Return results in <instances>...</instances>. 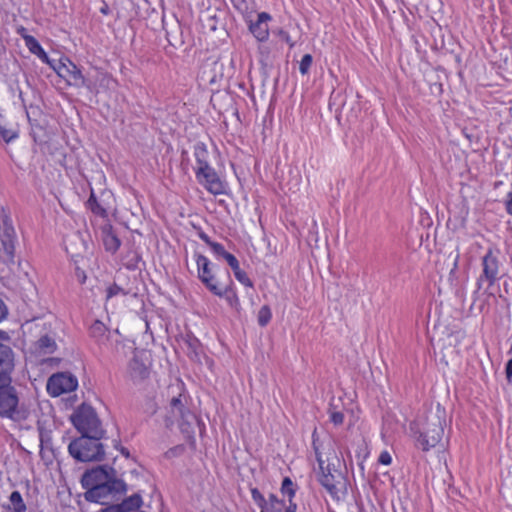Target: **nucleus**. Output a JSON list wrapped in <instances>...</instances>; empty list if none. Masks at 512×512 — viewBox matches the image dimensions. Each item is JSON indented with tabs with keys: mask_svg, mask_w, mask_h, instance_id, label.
I'll return each mask as SVG.
<instances>
[{
	"mask_svg": "<svg viewBox=\"0 0 512 512\" xmlns=\"http://www.w3.org/2000/svg\"><path fill=\"white\" fill-rule=\"evenodd\" d=\"M175 420L179 421V427L186 437L191 438L194 428L198 424L196 416L191 412L184 411L181 395L173 397L170 401V415L166 417V426L169 427Z\"/></svg>",
	"mask_w": 512,
	"mask_h": 512,
	"instance_id": "nucleus-8",
	"label": "nucleus"
},
{
	"mask_svg": "<svg viewBox=\"0 0 512 512\" xmlns=\"http://www.w3.org/2000/svg\"><path fill=\"white\" fill-rule=\"evenodd\" d=\"M483 274L479 278V283L486 280L489 286L493 285L498 278L499 264L497 256L492 250H489L483 257Z\"/></svg>",
	"mask_w": 512,
	"mask_h": 512,
	"instance_id": "nucleus-15",
	"label": "nucleus"
},
{
	"mask_svg": "<svg viewBox=\"0 0 512 512\" xmlns=\"http://www.w3.org/2000/svg\"><path fill=\"white\" fill-rule=\"evenodd\" d=\"M281 491L283 494L288 495L289 499H292V497L295 494V491L293 489V482L291 481L290 478H284L282 482Z\"/></svg>",
	"mask_w": 512,
	"mask_h": 512,
	"instance_id": "nucleus-30",
	"label": "nucleus"
},
{
	"mask_svg": "<svg viewBox=\"0 0 512 512\" xmlns=\"http://www.w3.org/2000/svg\"><path fill=\"white\" fill-rule=\"evenodd\" d=\"M126 490V484L116 478L107 483L90 487L84 496L87 501L97 502L101 504H108L110 499H113L116 495L123 493Z\"/></svg>",
	"mask_w": 512,
	"mask_h": 512,
	"instance_id": "nucleus-9",
	"label": "nucleus"
},
{
	"mask_svg": "<svg viewBox=\"0 0 512 512\" xmlns=\"http://www.w3.org/2000/svg\"><path fill=\"white\" fill-rule=\"evenodd\" d=\"M314 449L319 464L318 481L333 498L339 499L340 495L346 492V479L343 473L335 468L334 463L328 462L325 465V461L315 445Z\"/></svg>",
	"mask_w": 512,
	"mask_h": 512,
	"instance_id": "nucleus-3",
	"label": "nucleus"
},
{
	"mask_svg": "<svg viewBox=\"0 0 512 512\" xmlns=\"http://www.w3.org/2000/svg\"><path fill=\"white\" fill-rule=\"evenodd\" d=\"M271 19V16L262 12L258 14V19L255 23H251L249 25V29L251 33L255 36L258 41H265L269 35L268 21Z\"/></svg>",
	"mask_w": 512,
	"mask_h": 512,
	"instance_id": "nucleus-17",
	"label": "nucleus"
},
{
	"mask_svg": "<svg viewBox=\"0 0 512 512\" xmlns=\"http://www.w3.org/2000/svg\"><path fill=\"white\" fill-rule=\"evenodd\" d=\"M10 337L0 330V383L11 382L10 374L14 370L15 355L9 346Z\"/></svg>",
	"mask_w": 512,
	"mask_h": 512,
	"instance_id": "nucleus-10",
	"label": "nucleus"
},
{
	"mask_svg": "<svg viewBox=\"0 0 512 512\" xmlns=\"http://www.w3.org/2000/svg\"><path fill=\"white\" fill-rule=\"evenodd\" d=\"M78 277H79L81 282H84V280L86 279V276H85V274L83 272H82V275L78 274Z\"/></svg>",
	"mask_w": 512,
	"mask_h": 512,
	"instance_id": "nucleus-49",
	"label": "nucleus"
},
{
	"mask_svg": "<svg viewBox=\"0 0 512 512\" xmlns=\"http://www.w3.org/2000/svg\"><path fill=\"white\" fill-rule=\"evenodd\" d=\"M71 420L82 435L102 437L103 430L100 427V421L91 406L82 404L72 414Z\"/></svg>",
	"mask_w": 512,
	"mask_h": 512,
	"instance_id": "nucleus-7",
	"label": "nucleus"
},
{
	"mask_svg": "<svg viewBox=\"0 0 512 512\" xmlns=\"http://www.w3.org/2000/svg\"><path fill=\"white\" fill-rule=\"evenodd\" d=\"M506 210L512 215V194H510V199L506 202Z\"/></svg>",
	"mask_w": 512,
	"mask_h": 512,
	"instance_id": "nucleus-44",
	"label": "nucleus"
},
{
	"mask_svg": "<svg viewBox=\"0 0 512 512\" xmlns=\"http://www.w3.org/2000/svg\"><path fill=\"white\" fill-rule=\"evenodd\" d=\"M77 386L76 377L68 373L54 374L47 381V391L53 397L74 391Z\"/></svg>",
	"mask_w": 512,
	"mask_h": 512,
	"instance_id": "nucleus-12",
	"label": "nucleus"
},
{
	"mask_svg": "<svg viewBox=\"0 0 512 512\" xmlns=\"http://www.w3.org/2000/svg\"><path fill=\"white\" fill-rule=\"evenodd\" d=\"M271 310L269 306L264 305L261 307V309L258 312V323L261 327L266 326L269 321L271 320Z\"/></svg>",
	"mask_w": 512,
	"mask_h": 512,
	"instance_id": "nucleus-28",
	"label": "nucleus"
},
{
	"mask_svg": "<svg viewBox=\"0 0 512 512\" xmlns=\"http://www.w3.org/2000/svg\"><path fill=\"white\" fill-rule=\"evenodd\" d=\"M379 463L383 465H390L392 462L391 455L387 451H383L378 459Z\"/></svg>",
	"mask_w": 512,
	"mask_h": 512,
	"instance_id": "nucleus-38",
	"label": "nucleus"
},
{
	"mask_svg": "<svg viewBox=\"0 0 512 512\" xmlns=\"http://www.w3.org/2000/svg\"><path fill=\"white\" fill-rule=\"evenodd\" d=\"M505 373H506V378H507L508 382H511V379H512V359H510L507 362L506 368H505Z\"/></svg>",
	"mask_w": 512,
	"mask_h": 512,
	"instance_id": "nucleus-40",
	"label": "nucleus"
},
{
	"mask_svg": "<svg viewBox=\"0 0 512 512\" xmlns=\"http://www.w3.org/2000/svg\"><path fill=\"white\" fill-rule=\"evenodd\" d=\"M208 152L203 145H197L195 147V157L197 161V167H204L209 165L207 160Z\"/></svg>",
	"mask_w": 512,
	"mask_h": 512,
	"instance_id": "nucleus-25",
	"label": "nucleus"
},
{
	"mask_svg": "<svg viewBox=\"0 0 512 512\" xmlns=\"http://www.w3.org/2000/svg\"><path fill=\"white\" fill-rule=\"evenodd\" d=\"M59 77L63 78L69 86L76 88L86 87L92 93H98L100 87H108L110 78L102 73L96 72L95 79L85 77L81 70L70 60L60 61L52 66Z\"/></svg>",
	"mask_w": 512,
	"mask_h": 512,
	"instance_id": "nucleus-2",
	"label": "nucleus"
},
{
	"mask_svg": "<svg viewBox=\"0 0 512 512\" xmlns=\"http://www.w3.org/2000/svg\"><path fill=\"white\" fill-rule=\"evenodd\" d=\"M107 329L100 321H95L90 327V334L98 342H104Z\"/></svg>",
	"mask_w": 512,
	"mask_h": 512,
	"instance_id": "nucleus-24",
	"label": "nucleus"
},
{
	"mask_svg": "<svg viewBox=\"0 0 512 512\" xmlns=\"http://www.w3.org/2000/svg\"><path fill=\"white\" fill-rule=\"evenodd\" d=\"M123 290L118 287L117 285H113L107 288V299L117 295L118 293L122 292Z\"/></svg>",
	"mask_w": 512,
	"mask_h": 512,
	"instance_id": "nucleus-39",
	"label": "nucleus"
},
{
	"mask_svg": "<svg viewBox=\"0 0 512 512\" xmlns=\"http://www.w3.org/2000/svg\"><path fill=\"white\" fill-rule=\"evenodd\" d=\"M210 248L215 255L223 257V258H224V255L228 253L225 251L224 247L221 244L216 243V242L210 243Z\"/></svg>",
	"mask_w": 512,
	"mask_h": 512,
	"instance_id": "nucleus-37",
	"label": "nucleus"
},
{
	"mask_svg": "<svg viewBox=\"0 0 512 512\" xmlns=\"http://www.w3.org/2000/svg\"><path fill=\"white\" fill-rule=\"evenodd\" d=\"M0 135L3 137V139L6 142L13 140L17 136L15 131L10 130V129H5L1 125H0Z\"/></svg>",
	"mask_w": 512,
	"mask_h": 512,
	"instance_id": "nucleus-36",
	"label": "nucleus"
},
{
	"mask_svg": "<svg viewBox=\"0 0 512 512\" xmlns=\"http://www.w3.org/2000/svg\"><path fill=\"white\" fill-rule=\"evenodd\" d=\"M116 471L108 466H98L84 473L82 484L88 490L90 487L107 483L116 479Z\"/></svg>",
	"mask_w": 512,
	"mask_h": 512,
	"instance_id": "nucleus-14",
	"label": "nucleus"
},
{
	"mask_svg": "<svg viewBox=\"0 0 512 512\" xmlns=\"http://www.w3.org/2000/svg\"><path fill=\"white\" fill-rule=\"evenodd\" d=\"M457 259H458V253H456V255H455V257H454V260H455V262H454V266H456V265H457Z\"/></svg>",
	"mask_w": 512,
	"mask_h": 512,
	"instance_id": "nucleus-50",
	"label": "nucleus"
},
{
	"mask_svg": "<svg viewBox=\"0 0 512 512\" xmlns=\"http://www.w3.org/2000/svg\"><path fill=\"white\" fill-rule=\"evenodd\" d=\"M336 408H337V406L333 402H331L330 409H329L330 420L335 425H341L344 421V415L342 412L337 411Z\"/></svg>",
	"mask_w": 512,
	"mask_h": 512,
	"instance_id": "nucleus-29",
	"label": "nucleus"
},
{
	"mask_svg": "<svg viewBox=\"0 0 512 512\" xmlns=\"http://www.w3.org/2000/svg\"><path fill=\"white\" fill-rule=\"evenodd\" d=\"M289 506L286 508L285 512H296L297 506L292 502V499H289Z\"/></svg>",
	"mask_w": 512,
	"mask_h": 512,
	"instance_id": "nucleus-43",
	"label": "nucleus"
},
{
	"mask_svg": "<svg viewBox=\"0 0 512 512\" xmlns=\"http://www.w3.org/2000/svg\"><path fill=\"white\" fill-rule=\"evenodd\" d=\"M195 171L199 183L202 184L210 193L220 195L225 192V184L210 165L196 167Z\"/></svg>",
	"mask_w": 512,
	"mask_h": 512,
	"instance_id": "nucleus-13",
	"label": "nucleus"
},
{
	"mask_svg": "<svg viewBox=\"0 0 512 512\" xmlns=\"http://www.w3.org/2000/svg\"><path fill=\"white\" fill-rule=\"evenodd\" d=\"M88 203L90 204L91 206V209L94 213L100 215V216H105L106 215V209L103 208L100 204L97 203L96 201V198L94 196V194H91L89 200H88Z\"/></svg>",
	"mask_w": 512,
	"mask_h": 512,
	"instance_id": "nucleus-31",
	"label": "nucleus"
},
{
	"mask_svg": "<svg viewBox=\"0 0 512 512\" xmlns=\"http://www.w3.org/2000/svg\"><path fill=\"white\" fill-rule=\"evenodd\" d=\"M458 343V336L454 333L447 334L446 338H440L436 341V346L443 352V356L451 354L452 348Z\"/></svg>",
	"mask_w": 512,
	"mask_h": 512,
	"instance_id": "nucleus-20",
	"label": "nucleus"
},
{
	"mask_svg": "<svg viewBox=\"0 0 512 512\" xmlns=\"http://www.w3.org/2000/svg\"><path fill=\"white\" fill-rule=\"evenodd\" d=\"M102 240L105 249L111 253H115L120 247V240L111 226H104L102 228Z\"/></svg>",
	"mask_w": 512,
	"mask_h": 512,
	"instance_id": "nucleus-18",
	"label": "nucleus"
},
{
	"mask_svg": "<svg viewBox=\"0 0 512 512\" xmlns=\"http://www.w3.org/2000/svg\"><path fill=\"white\" fill-rule=\"evenodd\" d=\"M18 33L22 36V34H26V29L24 27H21L18 29Z\"/></svg>",
	"mask_w": 512,
	"mask_h": 512,
	"instance_id": "nucleus-48",
	"label": "nucleus"
},
{
	"mask_svg": "<svg viewBox=\"0 0 512 512\" xmlns=\"http://www.w3.org/2000/svg\"><path fill=\"white\" fill-rule=\"evenodd\" d=\"M447 424L446 410L438 403L426 413L423 420L411 423L410 431L422 450L428 451L442 441Z\"/></svg>",
	"mask_w": 512,
	"mask_h": 512,
	"instance_id": "nucleus-1",
	"label": "nucleus"
},
{
	"mask_svg": "<svg viewBox=\"0 0 512 512\" xmlns=\"http://www.w3.org/2000/svg\"><path fill=\"white\" fill-rule=\"evenodd\" d=\"M22 37L25 41L26 47L29 49L31 53L34 55L39 52V50L42 48L39 42L31 35L28 34H22Z\"/></svg>",
	"mask_w": 512,
	"mask_h": 512,
	"instance_id": "nucleus-26",
	"label": "nucleus"
},
{
	"mask_svg": "<svg viewBox=\"0 0 512 512\" xmlns=\"http://www.w3.org/2000/svg\"><path fill=\"white\" fill-rule=\"evenodd\" d=\"M121 453H122L123 455H125L126 457H129V452H128V450H127L126 448L122 447V448H121Z\"/></svg>",
	"mask_w": 512,
	"mask_h": 512,
	"instance_id": "nucleus-47",
	"label": "nucleus"
},
{
	"mask_svg": "<svg viewBox=\"0 0 512 512\" xmlns=\"http://www.w3.org/2000/svg\"><path fill=\"white\" fill-rule=\"evenodd\" d=\"M100 438L82 435L69 444V453L72 457L82 462L100 461L104 456L103 446L99 443Z\"/></svg>",
	"mask_w": 512,
	"mask_h": 512,
	"instance_id": "nucleus-6",
	"label": "nucleus"
},
{
	"mask_svg": "<svg viewBox=\"0 0 512 512\" xmlns=\"http://www.w3.org/2000/svg\"><path fill=\"white\" fill-rule=\"evenodd\" d=\"M284 503L279 500L274 494H270L261 508V512H281L283 510Z\"/></svg>",
	"mask_w": 512,
	"mask_h": 512,
	"instance_id": "nucleus-21",
	"label": "nucleus"
},
{
	"mask_svg": "<svg viewBox=\"0 0 512 512\" xmlns=\"http://www.w3.org/2000/svg\"><path fill=\"white\" fill-rule=\"evenodd\" d=\"M13 512H26L27 507L18 491H13L9 497Z\"/></svg>",
	"mask_w": 512,
	"mask_h": 512,
	"instance_id": "nucleus-23",
	"label": "nucleus"
},
{
	"mask_svg": "<svg viewBox=\"0 0 512 512\" xmlns=\"http://www.w3.org/2000/svg\"><path fill=\"white\" fill-rule=\"evenodd\" d=\"M142 505V498L139 494H134L125 499L121 504L116 505L117 512H139Z\"/></svg>",
	"mask_w": 512,
	"mask_h": 512,
	"instance_id": "nucleus-19",
	"label": "nucleus"
},
{
	"mask_svg": "<svg viewBox=\"0 0 512 512\" xmlns=\"http://www.w3.org/2000/svg\"><path fill=\"white\" fill-rule=\"evenodd\" d=\"M312 64V56L310 54H305L302 57V60L300 62L299 70L302 75H305L308 73L310 67Z\"/></svg>",
	"mask_w": 512,
	"mask_h": 512,
	"instance_id": "nucleus-32",
	"label": "nucleus"
},
{
	"mask_svg": "<svg viewBox=\"0 0 512 512\" xmlns=\"http://www.w3.org/2000/svg\"><path fill=\"white\" fill-rule=\"evenodd\" d=\"M200 238H201L203 241H205L209 246H210V243H213V242L210 240V238H209L206 234H204V233H201V234H200Z\"/></svg>",
	"mask_w": 512,
	"mask_h": 512,
	"instance_id": "nucleus-45",
	"label": "nucleus"
},
{
	"mask_svg": "<svg viewBox=\"0 0 512 512\" xmlns=\"http://www.w3.org/2000/svg\"><path fill=\"white\" fill-rule=\"evenodd\" d=\"M18 243L17 232L6 211L0 210V261L10 265L15 262V250Z\"/></svg>",
	"mask_w": 512,
	"mask_h": 512,
	"instance_id": "nucleus-5",
	"label": "nucleus"
},
{
	"mask_svg": "<svg viewBox=\"0 0 512 512\" xmlns=\"http://www.w3.org/2000/svg\"><path fill=\"white\" fill-rule=\"evenodd\" d=\"M234 275H235V278H236L240 283H242L243 285L248 286V287H252V286H253L252 281L250 280V278L248 277V275H247L243 270H241V268H239L238 270H236V271L234 272Z\"/></svg>",
	"mask_w": 512,
	"mask_h": 512,
	"instance_id": "nucleus-33",
	"label": "nucleus"
},
{
	"mask_svg": "<svg viewBox=\"0 0 512 512\" xmlns=\"http://www.w3.org/2000/svg\"><path fill=\"white\" fill-rule=\"evenodd\" d=\"M38 346L45 352H49V353L53 352L56 348L55 341L47 335L42 336L38 340Z\"/></svg>",
	"mask_w": 512,
	"mask_h": 512,
	"instance_id": "nucleus-27",
	"label": "nucleus"
},
{
	"mask_svg": "<svg viewBox=\"0 0 512 512\" xmlns=\"http://www.w3.org/2000/svg\"><path fill=\"white\" fill-rule=\"evenodd\" d=\"M251 496H252V499L255 501V503L260 507V509L262 508L264 502H265V498L263 497V495L260 493V491L257 489V488H253L251 489Z\"/></svg>",
	"mask_w": 512,
	"mask_h": 512,
	"instance_id": "nucleus-34",
	"label": "nucleus"
},
{
	"mask_svg": "<svg viewBox=\"0 0 512 512\" xmlns=\"http://www.w3.org/2000/svg\"><path fill=\"white\" fill-rule=\"evenodd\" d=\"M196 263L201 282L217 296L226 294L230 283L229 272L225 270L217 276L208 258L200 254L196 255Z\"/></svg>",
	"mask_w": 512,
	"mask_h": 512,
	"instance_id": "nucleus-4",
	"label": "nucleus"
},
{
	"mask_svg": "<svg viewBox=\"0 0 512 512\" xmlns=\"http://www.w3.org/2000/svg\"><path fill=\"white\" fill-rule=\"evenodd\" d=\"M144 354H135L129 363V374L135 381L143 380L149 375L148 365L143 359Z\"/></svg>",
	"mask_w": 512,
	"mask_h": 512,
	"instance_id": "nucleus-16",
	"label": "nucleus"
},
{
	"mask_svg": "<svg viewBox=\"0 0 512 512\" xmlns=\"http://www.w3.org/2000/svg\"><path fill=\"white\" fill-rule=\"evenodd\" d=\"M201 21L203 28L211 32L217 29V25L219 23L217 15L212 14L209 11L202 15Z\"/></svg>",
	"mask_w": 512,
	"mask_h": 512,
	"instance_id": "nucleus-22",
	"label": "nucleus"
},
{
	"mask_svg": "<svg viewBox=\"0 0 512 512\" xmlns=\"http://www.w3.org/2000/svg\"><path fill=\"white\" fill-rule=\"evenodd\" d=\"M35 55H37L43 62L51 64L48 55L42 48Z\"/></svg>",
	"mask_w": 512,
	"mask_h": 512,
	"instance_id": "nucleus-41",
	"label": "nucleus"
},
{
	"mask_svg": "<svg viewBox=\"0 0 512 512\" xmlns=\"http://www.w3.org/2000/svg\"><path fill=\"white\" fill-rule=\"evenodd\" d=\"M19 398L10 382L0 383V416L14 419L18 414Z\"/></svg>",
	"mask_w": 512,
	"mask_h": 512,
	"instance_id": "nucleus-11",
	"label": "nucleus"
},
{
	"mask_svg": "<svg viewBox=\"0 0 512 512\" xmlns=\"http://www.w3.org/2000/svg\"><path fill=\"white\" fill-rule=\"evenodd\" d=\"M101 512H117V507L116 505L115 506H110L106 509H103Z\"/></svg>",
	"mask_w": 512,
	"mask_h": 512,
	"instance_id": "nucleus-46",
	"label": "nucleus"
},
{
	"mask_svg": "<svg viewBox=\"0 0 512 512\" xmlns=\"http://www.w3.org/2000/svg\"><path fill=\"white\" fill-rule=\"evenodd\" d=\"M224 259L227 261L228 265L231 267L233 272L238 270L240 268L238 260L235 258L234 255L227 253L224 255Z\"/></svg>",
	"mask_w": 512,
	"mask_h": 512,
	"instance_id": "nucleus-35",
	"label": "nucleus"
},
{
	"mask_svg": "<svg viewBox=\"0 0 512 512\" xmlns=\"http://www.w3.org/2000/svg\"><path fill=\"white\" fill-rule=\"evenodd\" d=\"M7 315V308L4 302L0 299V321L3 320Z\"/></svg>",
	"mask_w": 512,
	"mask_h": 512,
	"instance_id": "nucleus-42",
	"label": "nucleus"
}]
</instances>
